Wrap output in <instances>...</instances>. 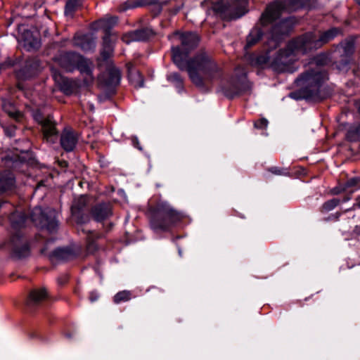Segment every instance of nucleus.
Returning a JSON list of instances; mask_svg holds the SVG:
<instances>
[{"label":"nucleus","instance_id":"nucleus-1","mask_svg":"<svg viewBox=\"0 0 360 360\" xmlns=\"http://www.w3.org/2000/svg\"><path fill=\"white\" fill-rule=\"evenodd\" d=\"M179 36L181 46L172 48L174 63L180 70H186L194 85L202 89L208 90L212 84L219 80L221 72L217 63L207 53L202 51L185 63V59L191 50L195 49L199 37L193 32L176 33Z\"/></svg>","mask_w":360,"mask_h":360},{"label":"nucleus","instance_id":"nucleus-2","mask_svg":"<svg viewBox=\"0 0 360 360\" xmlns=\"http://www.w3.org/2000/svg\"><path fill=\"white\" fill-rule=\"evenodd\" d=\"M26 217L21 212L16 211L11 217V224L13 233L8 243L13 257L22 258L29 255L30 248L27 240L22 236L20 229L24 227Z\"/></svg>","mask_w":360,"mask_h":360},{"label":"nucleus","instance_id":"nucleus-3","mask_svg":"<svg viewBox=\"0 0 360 360\" xmlns=\"http://www.w3.org/2000/svg\"><path fill=\"white\" fill-rule=\"evenodd\" d=\"M300 36L290 41L285 49L280 50L271 62L274 69L278 72H293L295 68L292 63L300 55H304L308 50L302 51V46L299 43Z\"/></svg>","mask_w":360,"mask_h":360},{"label":"nucleus","instance_id":"nucleus-4","mask_svg":"<svg viewBox=\"0 0 360 360\" xmlns=\"http://www.w3.org/2000/svg\"><path fill=\"white\" fill-rule=\"evenodd\" d=\"M181 218L182 214L167 202L160 201L151 217L150 226L155 231H165Z\"/></svg>","mask_w":360,"mask_h":360},{"label":"nucleus","instance_id":"nucleus-5","mask_svg":"<svg viewBox=\"0 0 360 360\" xmlns=\"http://www.w3.org/2000/svg\"><path fill=\"white\" fill-rule=\"evenodd\" d=\"M327 79L326 72L316 67L302 74L295 82L304 96L313 98L318 95L320 86Z\"/></svg>","mask_w":360,"mask_h":360},{"label":"nucleus","instance_id":"nucleus-6","mask_svg":"<svg viewBox=\"0 0 360 360\" xmlns=\"http://www.w3.org/2000/svg\"><path fill=\"white\" fill-rule=\"evenodd\" d=\"M309 1L310 0H285L283 1H276L267 6L265 12L260 18L261 23L263 25H266L278 18L283 11H296L307 5Z\"/></svg>","mask_w":360,"mask_h":360},{"label":"nucleus","instance_id":"nucleus-7","mask_svg":"<svg viewBox=\"0 0 360 360\" xmlns=\"http://www.w3.org/2000/svg\"><path fill=\"white\" fill-rule=\"evenodd\" d=\"M340 33V29L333 27L323 32L317 39L314 34L308 32L300 36L299 43L301 44L300 46H303L302 51L308 50V51H311L313 49L320 48L323 44L328 43Z\"/></svg>","mask_w":360,"mask_h":360},{"label":"nucleus","instance_id":"nucleus-8","mask_svg":"<svg viewBox=\"0 0 360 360\" xmlns=\"http://www.w3.org/2000/svg\"><path fill=\"white\" fill-rule=\"evenodd\" d=\"M56 215V212L53 209L42 210L40 207H36L32 210L30 218L37 226L53 233L58 228Z\"/></svg>","mask_w":360,"mask_h":360},{"label":"nucleus","instance_id":"nucleus-9","mask_svg":"<svg viewBox=\"0 0 360 360\" xmlns=\"http://www.w3.org/2000/svg\"><path fill=\"white\" fill-rule=\"evenodd\" d=\"M34 118L41 125L44 137L46 141L54 142L57 138V131L51 119L49 117H44L39 111L34 112Z\"/></svg>","mask_w":360,"mask_h":360},{"label":"nucleus","instance_id":"nucleus-10","mask_svg":"<svg viewBox=\"0 0 360 360\" xmlns=\"http://www.w3.org/2000/svg\"><path fill=\"white\" fill-rule=\"evenodd\" d=\"M54 60L61 68L72 72L79 61V55L74 52H63L56 56Z\"/></svg>","mask_w":360,"mask_h":360},{"label":"nucleus","instance_id":"nucleus-11","mask_svg":"<svg viewBox=\"0 0 360 360\" xmlns=\"http://www.w3.org/2000/svg\"><path fill=\"white\" fill-rule=\"evenodd\" d=\"M47 242L46 247L41 250V254L47 255L52 262L67 261L75 257V253L70 248H61L54 250L53 252H47Z\"/></svg>","mask_w":360,"mask_h":360},{"label":"nucleus","instance_id":"nucleus-12","mask_svg":"<svg viewBox=\"0 0 360 360\" xmlns=\"http://www.w3.org/2000/svg\"><path fill=\"white\" fill-rule=\"evenodd\" d=\"M51 72L55 82L64 94L70 95L75 91L77 84L75 81L65 77L58 70L53 68L51 69Z\"/></svg>","mask_w":360,"mask_h":360},{"label":"nucleus","instance_id":"nucleus-13","mask_svg":"<svg viewBox=\"0 0 360 360\" xmlns=\"http://www.w3.org/2000/svg\"><path fill=\"white\" fill-rule=\"evenodd\" d=\"M112 205L109 202H99L92 207L91 215L98 222L103 221L112 215Z\"/></svg>","mask_w":360,"mask_h":360},{"label":"nucleus","instance_id":"nucleus-14","mask_svg":"<svg viewBox=\"0 0 360 360\" xmlns=\"http://www.w3.org/2000/svg\"><path fill=\"white\" fill-rule=\"evenodd\" d=\"M288 31L289 29L286 21H283L280 24L274 25L270 33L269 46L271 48L276 47L283 39V37L288 34Z\"/></svg>","mask_w":360,"mask_h":360},{"label":"nucleus","instance_id":"nucleus-15","mask_svg":"<svg viewBox=\"0 0 360 360\" xmlns=\"http://www.w3.org/2000/svg\"><path fill=\"white\" fill-rule=\"evenodd\" d=\"M153 35V32L151 29L143 28L124 34L122 39L124 43L129 44L131 41L147 40Z\"/></svg>","mask_w":360,"mask_h":360},{"label":"nucleus","instance_id":"nucleus-16","mask_svg":"<svg viewBox=\"0 0 360 360\" xmlns=\"http://www.w3.org/2000/svg\"><path fill=\"white\" fill-rule=\"evenodd\" d=\"M78 138L77 134L70 129H65L60 136V145L67 152H70L75 148Z\"/></svg>","mask_w":360,"mask_h":360},{"label":"nucleus","instance_id":"nucleus-17","mask_svg":"<svg viewBox=\"0 0 360 360\" xmlns=\"http://www.w3.org/2000/svg\"><path fill=\"white\" fill-rule=\"evenodd\" d=\"M94 65L92 62L87 60L79 55V61L76 65L80 72L84 75V82L86 84L91 83L94 81V77L92 75V70Z\"/></svg>","mask_w":360,"mask_h":360},{"label":"nucleus","instance_id":"nucleus-18","mask_svg":"<svg viewBox=\"0 0 360 360\" xmlns=\"http://www.w3.org/2000/svg\"><path fill=\"white\" fill-rule=\"evenodd\" d=\"M40 68L39 61L37 59H30L26 61L23 68L18 73V77L28 79L37 75Z\"/></svg>","mask_w":360,"mask_h":360},{"label":"nucleus","instance_id":"nucleus-19","mask_svg":"<svg viewBox=\"0 0 360 360\" xmlns=\"http://www.w3.org/2000/svg\"><path fill=\"white\" fill-rule=\"evenodd\" d=\"M354 51V37H351L342 41L338 48L337 52L342 54V62L346 65L349 63V58Z\"/></svg>","mask_w":360,"mask_h":360},{"label":"nucleus","instance_id":"nucleus-20","mask_svg":"<svg viewBox=\"0 0 360 360\" xmlns=\"http://www.w3.org/2000/svg\"><path fill=\"white\" fill-rule=\"evenodd\" d=\"M47 297V292L44 288L33 289L30 291L27 300V306L30 308L38 306Z\"/></svg>","mask_w":360,"mask_h":360},{"label":"nucleus","instance_id":"nucleus-21","mask_svg":"<svg viewBox=\"0 0 360 360\" xmlns=\"http://www.w3.org/2000/svg\"><path fill=\"white\" fill-rule=\"evenodd\" d=\"M246 0H229L225 11L229 12L233 18H238L244 15Z\"/></svg>","mask_w":360,"mask_h":360},{"label":"nucleus","instance_id":"nucleus-22","mask_svg":"<svg viewBox=\"0 0 360 360\" xmlns=\"http://www.w3.org/2000/svg\"><path fill=\"white\" fill-rule=\"evenodd\" d=\"M128 77L131 84L136 88L143 86V77L141 72L134 67L131 63L127 64Z\"/></svg>","mask_w":360,"mask_h":360},{"label":"nucleus","instance_id":"nucleus-23","mask_svg":"<svg viewBox=\"0 0 360 360\" xmlns=\"http://www.w3.org/2000/svg\"><path fill=\"white\" fill-rule=\"evenodd\" d=\"M233 89L231 91L226 90L224 94L227 97L232 98L243 91H246L249 88V84L246 80L245 75L243 74L238 82L232 84Z\"/></svg>","mask_w":360,"mask_h":360},{"label":"nucleus","instance_id":"nucleus-24","mask_svg":"<svg viewBox=\"0 0 360 360\" xmlns=\"http://www.w3.org/2000/svg\"><path fill=\"white\" fill-rule=\"evenodd\" d=\"M15 184L13 174L10 172L0 173V193L11 189Z\"/></svg>","mask_w":360,"mask_h":360},{"label":"nucleus","instance_id":"nucleus-25","mask_svg":"<svg viewBox=\"0 0 360 360\" xmlns=\"http://www.w3.org/2000/svg\"><path fill=\"white\" fill-rule=\"evenodd\" d=\"M107 84L109 86H116L120 84L121 75L119 69L114 66H110L108 69Z\"/></svg>","mask_w":360,"mask_h":360},{"label":"nucleus","instance_id":"nucleus-26","mask_svg":"<svg viewBox=\"0 0 360 360\" xmlns=\"http://www.w3.org/2000/svg\"><path fill=\"white\" fill-rule=\"evenodd\" d=\"M1 105L3 110L11 117L18 120L21 117V114L16 110L15 106L8 101L2 100Z\"/></svg>","mask_w":360,"mask_h":360},{"label":"nucleus","instance_id":"nucleus-27","mask_svg":"<svg viewBox=\"0 0 360 360\" xmlns=\"http://www.w3.org/2000/svg\"><path fill=\"white\" fill-rule=\"evenodd\" d=\"M262 36V31L259 28H254L247 37L246 48H249L255 45Z\"/></svg>","mask_w":360,"mask_h":360},{"label":"nucleus","instance_id":"nucleus-28","mask_svg":"<svg viewBox=\"0 0 360 360\" xmlns=\"http://www.w3.org/2000/svg\"><path fill=\"white\" fill-rule=\"evenodd\" d=\"M82 1V0H68L65 7V15L72 18L74 13L81 6Z\"/></svg>","mask_w":360,"mask_h":360},{"label":"nucleus","instance_id":"nucleus-29","mask_svg":"<svg viewBox=\"0 0 360 360\" xmlns=\"http://www.w3.org/2000/svg\"><path fill=\"white\" fill-rule=\"evenodd\" d=\"M360 138V123L352 124L347 133V139L350 141H356Z\"/></svg>","mask_w":360,"mask_h":360},{"label":"nucleus","instance_id":"nucleus-30","mask_svg":"<svg viewBox=\"0 0 360 360\" xmlns=\"http://www.w3.org/2000/svg\"><path fill=\"white\" fill-rule=\"evenodd\" d=\"M340 200L337 198H333L325 202L321 209V212H328L333 210L340 203Z\"/></svg>","mask_w":360,"mask_h":360},{"label":"nucleus","instance_id":"nucleus-31","mask_svg":"<svg viewBox=\"0 0 360 360\" xmlns=\"http://www.w3.org/2000/svg\"><path fill=\"white\" fill-rule=\"evenodd\" d=\"M87 201V197L86 195H81L75 199L72 209L77 210H82L86 205Z\"/></svg>","mask_w":360,"mask_h":360},{"label":"nucleus","instance_id":"nucleus-32","mask_svg":"<svg viewBox=\"0 0 360 360\" xmlns=\"http://www.w3.org/2000/svg\"><path fill=\"white\" fill-rule=\"evenodd\" d=\"M131 299V292L128 290H123L117 292L114 296V302L119 304L122 302H127Z\"/></svg>","mask_w":360,"mask_h":360},{"label":"nucleus","instance_id":"nucleus-33","mask_svg":"<svg viewBox=\"0 0 360 360\" xmlns=\"http://www.w3.org/2000/svg\"><path fill=\"white\" fill-rule=\"evenodd\" d=\"M86 241H87V245H86L87 250L89 252L93 253L97 249V245L94 241V233L93 232L89 231L88 233Z\"/></svg>","mask_w":360,"mask_h":360},{"label":"nucleus","instance_id":"nucleus-34","mask_svg":"<svg viewBox=\"0 0 360 360\" xmlns=\"http://www.w3.org/2000/svg\"><path fill=\"white\" fill-rule=\"evenodd\" d=\"M268 171L273 174L279 176H290V172L288 168L271 167L268 169Z\"/></svg>","mask_w":360,"mask_h":360},{"label":"nucleus","instance_id":"nucleus-35","mask_svg":"<svg viewBox=\"0 0 360 360\" xmlns=\"http://www.w3.org/2000/svg\"><path fill=\"white\" fill-rule=\"evenodd\" d=\"M86 37H75L73 39V45L75 46L80 47L82 49H87L90 47V43H84Z\"/></svg>","mask_w":360,"mask_h":360},{"label":"nucleus","instance_id":"nucleus-36","mask_svg":"<svg viewBox=\"0 0 360 360\" xmlns=\"http://www.w3.org/2000/svg\"><path fill=\"white\" fill-rule=\"evenodd\" d=\"M103 46L108 49V55L112 51V46L110 42V31L108 30L103 37Z\"/></svg>","mask_w":360,"mask_h":360},{"label":"nucleus","instance_id":"nucleus-37","mask_svg":"<svg viewBox=\"0 0 360 360\" xmlns=\"http://www.w3.org/2000/svg\"><path fill=\"white\" fill-rule=\"evenodd\" d=\"M101 22L106 27V29L110 28L117 22V17H110L101 20Z\"/></svg>","mask_w":360,"mask_h":360},{"label":"nucleus","instance_id":"nucleus-38","mask_svg":"<svg viewBox=\"0 0 360 360\" xmlns=\"http://www.w3.org/2000/svg\"><path fill=\"white\" fill-rule=\"evenodd\" d=\"M167 78L169 81L176 84L177 85L182 84L183 80L178 73H171L169 75H168Z\"/></svg>","mask_w":360,"mask_h":360},{"label":"nucleus","instance_id":"nucleus-39","mask_svg":"<svg viewBox=\"0 0 360 360\" xmlns=\"http://www.w3.org/2000/svg\"><path fill=\"white\" fill-rule=\"evenodd\" d=\"M268 125V120L265 118H261L255 122L254 126L257 129H266Z\"/></svg>","mask_w":360,"mask_h":360},{"label":"nucleus","instance_id":"nucleus-40","mask_svg":"<svg viewBox=\"0 0 360 360\" xmlns=\"http://www.w3.org/2000/svg\"><path fill=\"white\" fill-rule=\"evenodd\" d=\"M15 129V127L14 126H11L4 128V131L8 136L11 137L14 136Z\"/></svg>","mask_w":360,"mask_h":360},{"label":"nucleus","instance_id":"nucleus-41","mask_svg":"<svg viewBox=\"0 0 360 360\" xmlns=\"http://www.w3.org/2000/svg\"><path fill=\"white\" fill-rule=\"evenodd\" d=\"M359 181V180L358 179H351L348 180L347 182L346 183L345 188L344 189L356 185Z\"/></svg>","mask_w":360,"mask_h":360},{"label":"nucleus","instance_id":"nucleus-42","mask_svg":"<svg viewBox=\"0 0 360 360\" xmlns=\"http://www.w3.org/2000/svg\"><path fill=\"white\" fill-rule=\"evenodd\" d=\"M157 0H140V6H146L155 4Z\"/></svg>","mask_w":360,"mask_h":360},{"label":"nucleus","instance_id":"nucleus-43","mask_svg":"<svg viewBox=\"0 0 360 360\" xmlns=\"http://www.w3.org/2000/svg\"><path fill=\"white\" fill-rule=\"evenodd\" d=\"M108 53V49L106 47L103 46V49L101 52V55L104 59H107L108 58L110 57L111 53H110L109 55Z\"/></svg>","mask_w":360,"mask_h":360},{"label":"nucleus","instance_id":"nucleus-44","mask_svg":"<svg viewBox=\"0 0 360 360\" xmlns=\"http://www.w3.org/2000/svg\"><path fill=\"white\" fill-rule=\"evenodd\" d=\"M257 62L259 63H266V58L265 56H259L257 58Z\"/></svg>","mask_w":360,"mask_h":360},{"label":"nucleus","instance_id":"nucleus-45","mask_svg":"<svg viewBox=\"0 0 360 360\" xmlns=\"http://www.w3.org/2000/svg\"><path fill=\"white\" fill-rule=\"evenodd\" d=\"M129 7V6H127V4H125L124 6H121L118 9L120 11H124L128 9Z\"/></svg>","mask_w":360,"mask_h":360},{"label":"nucleus","instance_id":"nucleus-46","mask_svg":"<svg viewBox=\"0 0 360 360\" xmlns=\"http://www.w3.org/2000/svg\"><path fill=\"white\" fill-rule=\"evenodd\" d=\"M340 191L338 188H334V190H333V193L334 194H338V193H340Z\"/></svg>","mask_w":360,"mask_h":360},{"label":"nucleus","instance_id":"nucleus-47","mask_svg":"<svg viewBox=\"0 0 360 360\" xmlns=\"http://www.w3.org/2000/svg\"><path fill=\"white\" fill-rule=\"evenodd\" d=\"M356 205L360 207V197H359L357 199H356Z\"/></svg>","mask_w":360,"mask_h":360},{"label":"nucleus","instance_id":"nucleus-48","mask_svg":"<svg viewBox=\"0 0 360 360\" xmlns=\"http://www.w3.org/2000/svg\"><path fill=\"white\" fill-rule=\"evenodd\" d=\"M354 1H355V2H356L357 4L360 5V0H354Z\"/></svg>","mask_w":360,"mask_h":360},{"label":"nucleus","instance_id":"nucleus-49","mask_svg":"<svg viewBox=\"0 0 360 360\" xmlns=\"http://www.w3.org/2000/svg\"><path fill=\"white\" fill-rule=\"evenodd\" d=\"M349 198H350L349 197H348V198H344V201H347V200H349Z\"/></svg>","mask_w":360,"mask_h":360},{"label":"nucleus","instance_id":"nucleus-50","mask_svg":"<svg viewBox=\"0 0 360 360\" xmlns=\"http://www.w3.org/2000/svg\"><path fill=\"white\" fill-rule=\"evenodd\" d=\"M41 185H42V182L38 184V187L40 186Z\"/></svg>","mask_w":360,"mask_h":360},{"label":"nucleus","instance_id":"nucleus-51","mask_svg":"<svg viewBox=\"0 0 360 360\" xmlns=\"http://www.w3.org/2000/svg\"><path fill=\"white\" fill-rule=\"evenodd\" d=\"M2 202L0 201V207H1Z\"/></svg>","mask_w":360,"mask_h":360},{"label":"nucleus","instance_id":"nucleus-52","mask_svg":"<svg viewBox=\"0 0 360 360\" xmlns=\"http://www.w3.org/2000/svg\"><path fill=\"white\" fill-rule=\"evenodd\" d=\"M359 112L360 113V106H359Z\"/></svg>","mask_w":360,"mask_h":360}]
</instances>
